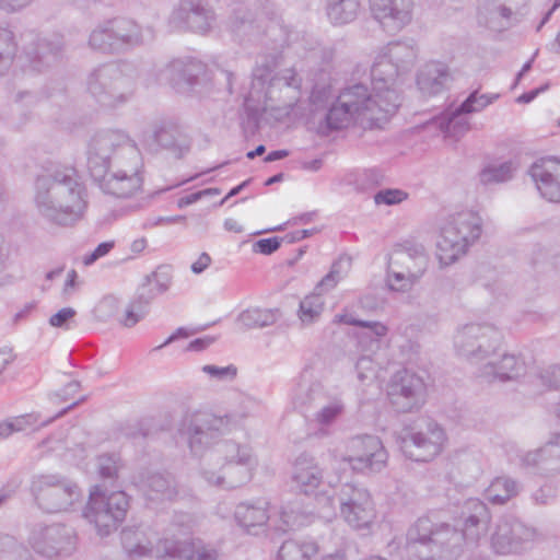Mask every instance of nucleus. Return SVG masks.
Here are the masks:
<instances>
[{"mask_svg":"<svg viewBox=\"0 0 560 560\" xmlns=\"http://www.w3.org/2000/svg\"><path fill=\"white\" fill-rule=\"evenodd\" d=\"M34 205L47 223L69 228L80 221L88 202L85 188L72 167H60L40 174L35 179Z\"/></svg>","mask_w":560,"mask_h":560,"instance_id":"obj_1","label":"nucleus"},{"mask_svg":"<svg viewBox=\"0 0 560 560\" xmlns=\"http://www.w3.org/2000/svg\"><path fill=\"white\" fill-rule=\"evenodd\" d=\"M399 105L398 90L376 91L373 86L372 94L366 85L357 83L340 91L328 108L326 124L334 130L347 128L351 124L372 129L380 127L388 116L395 114Z\"/></svg>","mask_w":560,"mask_h":560,"instance_id":"obj_2","label":"nucleus"},{"mask_svg":"<svg viewBox=\"0 0 560 560\" xmlns=\"http://www.w3.org/2000/svg\"><path fill=\"white\" fill-rule=\"evenodd\" d=\"M254 466L249 446L224 440L203 454L200 474L210 485L235 489L250 480Z\"/></svg>","mask_w":560,"mask_h":560,"instance_id":"obj_3","label":"nucleus"},{"mask_svg":"<svg viewBox=\"0 0 560 560\" xmlns=\"http://www.w3.org/2000/svg\"><path fill=\"white\" fill-rule=\"evenodd\" d=\"M86 89L100 105L108 108L120 106L133 94L132 67L125 62L100 65L89 73Z\"/></svg>","mask_w":560,"mask_h":560,"instance_id":"obj_4","label":"nucleus"},{"mask_svg":"<svg viewBox=\"0 0 560 560\" xmlns=\"http://www.w3.org/2000/svg\"><path fill=\"white\" fill-rule=\"evenodd\" d=\"M481 232L482 220L477 212L465 210L452 214L442 228L438 242L436 255L440 264H454L479 240Z\"/></svg>","mask_w":560,"mask_h":560,"instance_id":"obj_5","label":"nucleus"},{"mask_svg":"<svg viewBox=\"0 0 560 560\" xmlns=\"http://www.w3.org/2000/svg\"><path fill=\"white\" fill-rule=\"evenodd\" d=\"M458 532L446 523H435L429 516L419 517L407 530L406 551L416 560H430L443 547H454Z\"/></svg>","mask_w":560,"mask_h":560,"instance_id":"obj_6","label":"nucleus"},{"mask_svg":"<svg viewBox=\"0 0 560 560\" xmlns=\"http://www.w3.org/2000/svg\"><path fill=\"white\" fill-rule=\"evenodd\" d=\"M31 492L36 505L46 513L68 512L82 498L77 482L59 474L34 476Z\"/></svg>","mask_w":560,"mask_h":560,"instance_id":"obj_7","label":"nucleus"},{"mask_svg":"<svg viewBox=\"0 0 560 560\" xmlns=\"http://www.w3.org/2000/svg\"><path fill=\"white\" fill-rule=\"evenodd\" d=\"M143 163L139 150L126 149V158L115 161L101 177L94 178L100 189L116 198H131L142 190Z\"/></svg>","mask_w":560,"mask_h":560,"instance_id":"obj_8","label":"nucleus"},{"mask_svg":"<svg viewBox=\"0 0 560 560\" xmlns=\"http://www.w3.org/2000/svg\"><path fill=\"white\" fill-rule=\"evenodd\" d=\"M129 509V498L124 491L107 493L95 486L89 497L83 515L94 524L98 535L107 536L125 521Z\"/></svg>","mask_w":560,"mask_h":560,"instance_id":"obj_9","label":"nucleus"},{"mask_svg":"<svg viewBox=\"0 0 560 560\" xmlns=\"http://www.w3.org/2000/svg\"><path fill=\"white\" fill-rule=\"evenodd\" d=\"M231 430V417L218 416L208 410H197L186 415L180 433L195 455L202 454Z\"/></svg>","mask_w":560,"mask_h":560,"instance_id":"obj_10","label":"nucleus"},{"mask_svg":"<svg viewBox=\"0 0 560 560\" xmlns=\"http://www.w3.org/2000/svg\"><path fill=\"white\" fill-rule=\"evenodd\" d=\"M417 59V49L410 43L394 42L386 46L371 68V80L376 91L397 89L399 75L408 72Z\"/></svg>","mask_w":560,"mask_h":560,"instance_id":"obj_11","label":"nucleus"},{"mask_svg":"<svg viewBox=\"0 0 560 560\" xmlns=\"http://www.w3.org/2000/svg\"><path fill=\"white\" fill-rule=\"evenodd\" d=\"M138 150L127 135L117 130L95 133L86 150V167L92 179L105 174L112 164L126 158V149Z\"/></svg>","mask_w":560,"mask_h":560,"instance_id":"obj_12","label":"nucleus"},{"mask_svg":"<svg viewBox=\"0 0 560 560\" xmlns=\"http://www.w3.org/2000/svg\"><path fill=\"white\" fill-rule=\"evenodd\" d=\"M500 331L490 324L471 323L459 328L454 336L456 352L465 359L480 362L497 352L501 345Z\"/></svg>","mask_w":560,"mask_h":560,"instance_id":"obj_13","label":"nucleus"},{"mask_svg":"<svg viewBox=\"0 0 560 560\" xmlns=\"http://www.w3.org/2000/svg\"><path fill=\"white\" fill-rule=\"evenodd\" d=\"M27 542L43 557H68L77 549V535L72 527L62 523H36L30 529Z\"/></svg>","mask_w":560,"mask_h":560,"instance_id":"obj_14","label":"nucleus"},{"mask_svg":"<svg viewBox=\"0 0 560 560\" xmlns=\"http://www.w3.org/2000/svg\"><path fill=\"white\" fill-rule=\"evenodd\" d=\"M446 441L443 428L432 419L423 421L417 431L404 429L398 436L401 452L415 462H429L438 456Z\"/></svg>","mask_w":560,"mask_h":560,"instance_id":"obj_15","label":"nucleus"},{"mask_svg":"<svg viewBox=\"0 0 560 560\" xmlns=\"http://www.w3.org/2000/svg\"><path fill=\"white\" fill-rule=\"evenodd\" d=\"M536 529L513 516H502L490 536L492 550L501 556L518 555L536 538Z\"/></svg>","mask_w":560,"mask_h":560,"instance_id":"obj_16","label":"nucleus"},{"mask_svg":"<svg viewBox=\"0 0 560 560\" xmlns=\"http://www.w3.org/2000/svg\"><path fill=\"white\" fill-rule=\"evenodd\" d=\"M340 514L353 528H368L375 518V509L369 490L355 483H343L337 491Z\"/></svg>","mask_w":560,"mask_h":560,"instance_id":"obj_17","label":"nucleus"},{"mask_svg":"<svg viewBox=\"0 0 560 560\" xmlns=\"http://www.w3.org/2000/svg\"><path fill=\"white\" fill-rule=\"evenodd\" d=\"M387 394L392 406L398 412H412L424 405L427 386L423 378L415 372L400 370L392 377Z\"/></svg>","mask_w":560,"mask_h":560,"instance_id":"obj_18","label":"nucleus"},{"mask_svg":"<svg viewBox=\"0 0 560 560\" xmlns=\"http://www.w3.org/2000/svg\"><path fill=\"white\" fill-rule=\"evenodd\" d=\"M348 463L353 470L361 472H380L388 460V453L382 441L375 435H358L348 444Z\"/></svg>","mask_w":560,"mask_h":560,"instance_id":"obj_19","label":"nucleus"},{"mask_svg":"<svg viewBox=\"0 0 560 560\" xmlns=\"http://www.w3.org/2000/svg\"><path fill=\"white\" fill-rule=\"evenodd\" d=\"M302 95V78L294 68L279 71L265 92L266 107H278L289 114Z\"/></svg>","mask_w":560,"mask_h":560,"instance_id":"obj_20","label":"nucleus"},{"mask_svg":"<svg viewBox=\"0 0 560 560\" xmlns=\"http://www.w3.org/2000/svg\"><path fill=\"white\" fill-rule=\"evenodd\" d=\"M373 18L388 34L395 35L412 20L413 0H369Z\"/></svg>","mask_w":560,"mask_h":560,"instance_id":"obj_21","label":"nucleus"},{"mask_svg":"<svg viewBox=\"0 0 560 560\" xmlns=\"http://www.w3.org/2000/svg\"><path fill=\"white\" fill-rule=\"evenodd\" d=\"M170 21L177 28L205 34L211 28L214 13L200 0H182L173 10Z\"/></svg>","mask_w":560,"mask_h":560,"instance_id":"obj_22","label":"nucleus"},{"mask_svg":"<svg viewBox=\"0 0 560 560\" xmlns=\"http://www.w3.org/2000/svg\"><path fill=\"white\" fill-rule=\"evenodd\" d=\"M520 460L524 468L544 477L560 474V433H552L541 447L524 453Z\"/></svg>","mask_w":560,"mask_h":560,"instance_id":"obj_23","label":"nucleus"},{"mask_svg":"<svg viewBox=\"0 0 560 560\" xmlns=\"http://www.w3.org/2000/svg\"><path fill=\"white\" fill-rule=\"evenodd\" d=\"M65 52V38L59 33L37 36L27 51L31 70L45 72L57 66Z\"/></svg>","mask_w":560,"mask_h":560,"instance_id":"obj_24","label":"nucleus"},{"mask_svg":"<svg viewBox=\"0 0 560 560\" xmlns=\"http://www.w3.org/2000/svg\"><path fill=\"white\" fill-rule=\"evenodd\" d=\"M529 175L544 198L560 202V161L555 158L540 159L532 165Z\"/></svg>","mask_w":560,"mask_h":560,"instance_id":"obj_25","label":"nucleus"},{"mask_svg":"<svg viewBox=\"0 0 560 560\" xmlns=\"http://www.w3.org/2000/svg\"><path fill=\"white\" fill-rule=\"evenodd\" d=\"M171 84L180 93H187L198 86L206 77L207 67L195 59L174 60L166 67Z\"/></svg>","mask_w":560,"mask_h":560,"instance_id":"obj_26","label":"nucleus"},{"mask_svg":"<svg viewBox=\"0 0 560 560\" xmlns=\"http://www.w3.org/2000/svg\"><path fill=\"white\" fill-rule=\"evenodd\" d=\"M527 373L525 360L515 354L504 353L498 361H489L479 369V377L491 382L517 381Z\"/></svg>","mask_w":560,"mask_h":560,"instance_id":"obj_27","label":"nucleus"},{"mask_svg":"<svg viewBox=\"0 0 560 560\" xmlns=\"http://www.w3.org/2000/svg\"><path fill=\"white\" fill-rule=\"evenodd\" d=\"M390 260L394 267H401L418 278H422L429 266V255L424 246L410 241L397 246Z\"/></svg>","mask_w":560,"mask_h":560,"instance_id":"obj_28","label":"nucleus"},{"mask_svg":"<svg viewBox=\"0 0 560 560\" xmlns=\"http://www.w3.org/2000/svg\"><path fill=\"white\" fill-rule=\"evenodd\" d=\"M469 514L464 518V525L459 538L463 537L467 544H477L487 533L491 514L488 506L478 499L467 501Z\"/></svg>","mask_w":560,"mask_h":560,"instance_id":"obj_29","label":"nucleus"},{"mask_svg":"<svg viewBox=\"0 0 560 560\" xmlns=\"http://www.w3.org/2000/svg\"><path fill=\"white\" fill-rule=\"evenodd\" d=\"M110 25L115 26L117 38L124 54L136 47L145 45L154 38L152 27H142L135 20L129 18H113L110 19Z\"/></svg>","mask_w":560,"mask_h":560,"instance_id":"obj_30","label":"nucleus"},{"mask_svg":"<svg viewBox=\"0 0 560 560\" xmlns=\"http://www.w3.org/2000/svg\"><path fill=\"white\" fill-rule=\"evenodd\" d=\"M323 480V470L315 458L306 453L300 454L292 468V481L295 488L308 495L319 487Z\"/></svg>","mask_w":560,"mask_h":560,"instance_id":"obj_31","label":"nucleus"},{"mask_svg":"<svg viewBox=\"0 0 560 560\" xmlns=\"http://www.w3.org/2000/svg\"><path fill=\"white\" fill-rule=\"evenodd\" d=\"M452 74L442 62L425 63L417 75V85L423 95L432 96L441 93L452 81Z\"/></svg>","mask_w":560,"mask_h":560,"instance_id":"obj_32","label":"nucleus"},{"mask_svg":"<svg viewBox=\"0 0 560 560\" xmlns=\"http://www.w3.org/2000/svg\"><path fill=\"white\" fill-rule=\"evenodd\" d=\"M317 408L318 410L312 418V423L317 427V430L312 434L316 438H324L329 434V428L342 417L346 410V405L341 395L328 394Z\"/></svg>","mask_w":560,"mask_h":560,"instance_id":"obj_33","label":"nucleus"},{"mask_svg":"<svg viewBox=\"0 0 560 560\" xmlns=\"http://www.w3.org/2000/svg\"><path fill=\"white\" fill-rule=\"evenodd\" d=\"M141 490L150 501H173L178 495L174 477L167 472H150L141 480Z\"/></svg>","mask_w":560,"mask_h":560,"instance_id":"obj_34","label":"nucleus"},{"mask_svg":"<svg viewBox=\"0 0 560 560\" xmlns=\"http://www.w3.org/2000/svg\"><path fill=\"white\" fill-rule=\"evenodd\" d=\"M260 60H257L256 67L253 70L252 85L246 103L250 100H259L260 94L266 92L267 83L269 84L272 70L278 66L281 54L277 50L271 54H264L259 56Z\"/></svg>","mask_w":560,"mask_h":560,"instance_id":"obj_35","label":"nucleus"},{"mask_svg":"<svg viewBox=\"0 0 560 560\" xmlns=\"http://www.w3.org/2000/svg\"><path fill=\"white\" fill-rule=\"evenodd\" d=\"M327 395L328 393L323 389L320 383L301 376L293 390L292 402L296 409L306 411L311 407H318Z\"/></svg>","mask_w":560,"mask_h":560,"instance_id":"obj_36","label":"nucleus"},{"mask_svg":"<svg viewBox=\"0 0 560 560\" xmlns=\"http://www.w3.org/2000/svg\"><path fill=\"white\" fill-rule=\"evenodd\" d=\"M121 544L131 559L150 556L153 551L152 541L140 526L124 528L121 532Z\"/></svg>","mask_w":560,"mask_h":560,"instance_id":"obj_37","label":"nucleus"},{"mask_svg":"<svg viewBox=\"0 0 560 560\" xmlns=\"http://www.w3.org/2000/svg\"><path fill=\"white\" fill-rule=\"evenodd\" d=\"M522 490V483L509 476L497 477L486 490L487 499L493 504H505Z\"/></svg>","mask_w":560,"mask_h":560,"instance_id":"obj_38","label":"nucleus"},{"mask_svg":"<svg viewBox=\"0 0 560 560\" xmlns=\"http://www.w3.org/2000/svg\"><path fill=\"white\" fill-rule=\"evenodd\" d=\"M235 518L243 528L253 534L255 528L267 524L269 514L262 504L241 503L235 510Z\"/></svg>","mask_w":560,"mask_h":560,"instance_id":"obj_39","label":"nucleus"},{"mask_svg":"<svg viewBox=\"0 0 560 560\" xmlns=\"http://www.w3.org/2000/svg\"><path fill=\"white\" fill-rule=\"evenodd\" d=\"M468 113L458 110V106L447 110L442 117L434 119L436 125L446 137L458 139L465 135L469 128V121L465 117Z\"/></svg>","mask_w":560,"mask_h":560,"instance_id":"obj_40","label":"nucleus"},{"mask_svg":"<svg viewBox=\"0 0 560 560\" xmlns=\"http://www.w3.org/2000/svg\"><path fill=\"white\" fill-rule=\"evenodd\" d=\"M279 310L248 308L237 316L242 329L264 328L273 325L279 318Z\"/></svg>","mask_w":560,"mask_h":560,"instance_id":"obj_41","label":"nucleus"},{"mask_svg":"<svg viewBox=\"0 0 560 560\" xmlns=\"http://www.w3.org/2000/svg\"><path fill=\"white\" fill-rule=\"evenodd\" d=\"M318 551V546L312 540H285L279 551V560H311Z\"/></svg>","mask_w":560,"mask_h":560,"instance_id":"obj_42","label":"nucleus"},{"mask_svg":"<svg viewBox=\"0 0 560 560\" xmlns=\"http://www.w3.org/2000/svg\"><path fill=\"white\" fill-rule=\"evenodd\" d=\"M360 10V0H328L327 15L336 25L355 20Z\"/></svg>","mask_w":560,"mask_h":560,"instance_id":"obj_43","label":"nucleus"},{"mask_svg":"<svg viewBox=\"0 0 560 560\" xmlns=\"http://www.w3.org/2000/svg\"><path fill=\"white\" fill-rule=\"evenodd\" d=\"M88 46L96 52L104 55H118L113 38L107 32V26H105V20L96 24L91 31L88 39Z\"/></svg>","mask_w":560,"mask_h":560,"instance_id":"obj_44","label":"nucleus"},{"mask_svg":"<svg viewBox=\"0 0 560 560\" xmlns=\"http://www.w3.org/2000/svg\"><path fill=\"white\" fill-rule=\"evenodd\" d=\"M182 542L186 560H219V551L200 539H183Z\"/></svg>","mask_w":560,"mask_h":560,"instance_id":"obj_45","label":"nucleus"},{"mask_svg":"<svg viewBox=\"0 0 560 560\" xmlns=\"http://www.w3.org/2000/svg\"><path fill=\"white\" fill-rule=\"evenodd\" d=\"M421 278L406 271L401 267H394L392 260L388 262L386 282L390 290L397 292L409 291Z\"/></svg>","mask_w":560,"mask_h":560,"instance_id":"obj_46","label":"nucleus"},{"mask_svg":"<svg viewBox=\"0 0 560 560\" xmlns=\"http://www.w3.org/2000/svg\"><path fill=\"white\" fill-rule=\"evenodd\" d=\"M351 266V257L349 256H340L334 264L331 265L330 271L318 282L316 290L318 293L328 292L334 289L337 283L340 281L342 276L347 272V270Z\"/></svg>","mask_w":560,"mask_h":560,"instance_id":"obj_47","label":"nucleus"},{"mask_svg":"<svg viewBox=\"0 0 560 560\" xmlns=\"http://www.w3.org/2000/svg\"><path fill=\"white\" fill-rule=\"evenodd\" d=\"M324 301L320 293H314L304 298L300 303L299 318L305 325L313 324L323 313Z\"/></svg>","mask_w":560,"mask_h":560,"instance_id":"obj_48","label":"nucleus"},{"mask_svg":"<svg viewBox=\"0 0 560 560\" xmlns=\"http://www.w3.org/2000/svg\"><path fill=\"white\" fill-rule=\"evenodd\" d=\"M15 54L16 43L12 31L0 27V75L11 67Z\"/></svg>","mask_w":560,"mask_h":560,"instance_id":"obj_49","label":"nucleus"},{"mask_svg":"<svg viewBox=\"0 0 560 560\" xmlns=\"http://www.w3.org/2000/svg\"><path fill=\"white\" fill-rule=\"evenodd\" d=\"M513 171L514 168L511 162L491 165L480 172L479 179L483 185L504 183L513 177Z\"/></svg>","mask_w":560,"mask_h":560,"instance_id":"obj_50","label":"nucleus"},{"mask_svg":"<svg viewBox=\"0 0 560 560\" xmlns=\"http://www.w3.org/2000/svg\"><path fill=\"white\" fill-rule=\"evenodd\" d=\"M122 467L117 454H102L97 457V471L103 479H117Z\"/></svg>","mask_w":560,"mask_h":560,"instance_id":"obj_51","label":"nucleus"},{"mask_svg":"<svg viewBox=\"0 0 560 560\" xmlns=\"http://www.w3.org/2000/svg\"><path fill=\"white\" fill-rule=\"evenodd\" d=\"M180 539L161 538L156 544V560H186Z\"/></svg>","mask_w":560,"mask_h":560,"instance_id":"obj_52","label":"nucleus"},{"mask_svg":"<svg viewBox=\"0 0 560 560\" xmlns=\"http://www.w3.org/2000/svg\"><path fill=\"white\" fill-rule=\"evenodd\" d=\"M258 18V12H253L247 5H238L233 10L232 16L230 18L231 27L234 32H237L242 27L250 26Z\"/></svg>","mask_w":560,"mask_h":560,"instance_id":"obj_53","label":"nucleus"},{"mask_svg":"<svg viewBox=\"0 0 560 560\" xmlns=\"http://www.w3.org/2000/svg\"><path fill=\"white\" fill-rule=\"evenodd\" d=\"M335 324H346L358 327H370L376 335H386L388 328L380 322L361 320L351 314H337L332 320Z\"/></svg>","mask_w":560,"mask_h":560,"instance_id":"obj_54","label":"nucleus"},{"mask_svg":"<svg viewBox=\"0 0 560 560\" xmlns=\"http://www.w3.org/2000/svg\"><path fill=\"white\" fill-rule=\"evenodd\" d=\"M201 371L205 374H207L210 378L220 382L233 381L237 375V368L233 364H230L228 366L206 364L201 368Z\"/></svg>","mask_w":560,"mask_h":560,"instance_id":"obj_55","label":"nucleus"},{"mask_svg":"<svg viewBox=\"0 0 560 560\" xmlns=\"http://www.w3.org/2000/svg\"><path fill=\"white\" fill-rule=\"evenodd\" d=\"M408 198V194L401 189L386 188L381 189L374 195V202L376 205H398Z\"/></svg>","mask_w":560,"mask_h":560,"instance_id":"obj_56","label":"nucleus"},{"mask_svg":"<svg viewBox=\"0 0 560 560\" xmlns=\"http://www.w3.org/2000/svg\"><path fill=\"white\" fill-rule=\"evenodd\" d=\"M177 131L171 128H160L152 135L153 141L163 149L174 150L177 148Z\"/></svg>","mask_w":560,"mask_h":560,"instance_id":"obj_57","label":"nucleus"},{"mask_svg":"<svg viewBox=\"0 0 560 560\" xmlns=\"http://www.w3.org/2000/svg\"><path fill=\"white\" fill-rule=\"evenodd\" d=\"M557 497V488L551 482L544 483L540 488L535 490L530 498L536 505L551 504Z\"/></svg>","mask_w":560,"mask_h":560,"instance_id":"obj_58","label":"nucleus"},{"mask_svg":"<svg viewBox=\"0 0 560 560\" xmlns=\"http://www.w3.org/2000/svg\"><path fill=\"white\" fill-rule=\"evenodd\" d=\"M541 384L548 388L560 389V365H549L538 374Z\"/></svg>","mask_w":560,"mask_h":560,"instance_id":"obj_59","label":"nucleus"},{"mask_svg":"<svg viewBox=\"0 0 560 560\" xmlns=\"http://www.w3.org/2000/svg\"><path fill=\"white\" fill-rule=\"evenodd\" d=\"M330 98V89L328 86H315L312 90L310 101L314 110L323 109L326 107Z\"/></svg>","mask_w":560,"mask_h":560,"instance_id":"obj_60","label":"nucleus"},{"mask_svg":"<svg viewBox=\"0 0 560 560\" xmlns=\"http://www.w3.org/2000/svg\"><path fill=\"white\" fill-rule=\"evenodd\" d=\"M282 238L273 236L269 238H261L254 243L253 250L264 255H270L275 253L281 245Z\"/></svg>","mask_w":560,"mask_h":560,"instance_id":"obj_61","label":"nucleus"},{"mask_svg":"<svg viewBox=\"0 0 560 560\" xmlns=\"http://www.w3.org/2000/svg\"><path fill=\"white\" fill-rule=\"evenodd\" d=\"M7 421L9 423V428H11L12 433L21 432L33 425L37 421V416L30 413L11 418Z\"/></svg>","mask_w":560,"mask_h":560,"instance_id":"obj_62","label":"nucleus"},{"mask_svg":"<svg viewBox=\"0 0 560 560\" xmlns=\"http://www.w3.org/2000/svg\"><path fill=\"white\" fill-rule=\"evenodd\" d=\"M117 308V300L114 296H105L96 306L95 313L97 317L105 320L110 317Z\"/></svg>","mask_w":560,"mask_h":560,"instance_id":"obj_63","label":"nucleus"},{"mask_svg":"<svg viewBox=\"0 0 560 560\" xmlns=\"http://www.w3.org/2000/svg\"><path fill=\"white\" fill-rule=\"evenodd\" d=\"M77 312L72 307H63L58 311L56 314L50 316L49 324L52 327L63 328L67 327V324L70 319L75 316Z\"/></svg>","mask_w":560,"mask_h":560,"instance_id":"obj_64","label":"nucleus"}]
</instances>
